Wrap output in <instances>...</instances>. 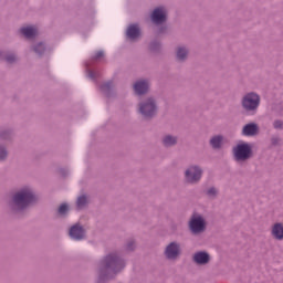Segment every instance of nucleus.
Segmentation results:
<instances>
[{
  "label": "nucleus",
  "mask_w": 283,
  "mask_h": 283,
  "mask_svg": "<svg viewBox=\"0 0 283 283\" xmlns=\"http://www.w3.org/2000/svg\"><path fill=\"white\" fill-rule=\"evenodd\" d=\"M36 200V197L34 193H32V190L30 188H24L13 197V202L19 209H25L28 205H32Z\"/></svg>",
  "instance_id": "1"
},
{
  "label": "nucleus",
  "mask_w": 283,
  "mask_h": 283,
  "mask_svg": "<svg viewBox=\"0 0 283 283\" xmlns=\"http://www.w3.org/2000/svg\"><path fill=\"white\" fill-rule=\"evenodd\" d=\"M69 206L66 203H62L60 207H59V213L60 216H64V213H67V210H69Z\"/></svg>",
  "instance_id": "21"
},
{
  "label": "nucleus",
  "mask_w": 283,
  "mask_h": 283,
  "mask_svg": "<svg viewBox=\"0 0 283 283\" xmlns=\"http://www.w3.org/2000/svg\"><path fill=\"white\" fill-rule=\"evenodd\" d=\"M187 54H189V52L187 51V49L185 48H178L177 50V59L179 61H185V59H187Z\"/></svg>",
  "instance_id": "18"
},
{
  "label": "nucleus",
  "mask_w": 283,
  "mask_h": 283,
  "mask_svg": "<svg viewBox=\"0 0 283 283\" xmlns=\"http://www.w3.org/2000/svg\"><path fill=\"white\" fill-rule=\"evenodd\" d=\"M15 56L14 55H8L7 57H6V61L8 62V63H12V62H14L15 61Z\"/></svg>",
  "instance_id": "27"
},
{
  "label": "nucleus",
  "mask_w": 283,
  "mask_h": 283,
  "mask_svg": "<svg viewBox=\"0 0 283 283\" xmlns=\"http://www.w3.org/2000/svg\"><path fill=\"white\" fill-rule=\"evenodd\" d=\"M202 178V169L198 166H192L186 170V180L188 182H198Z\"/></svg>",
  "instance_id": "5"
},
{
  "label": "nucleus",
  "mask_w": 283,
  "mask_h": 283,
  "mask_svg": "<svg viewBox=\"0 0 283 283\" xmlns=\"http://www.w3.org/2000/svg\"><path fill=\"white\" fill-rule=\"evenodd\" d=\"M45 50V44L40 43L34 48V52H36V54H43V51Z\"/></svg>",
  "instance_id": "22"
},
{
  "label": "nucleus",
  "mask_w": 283,
  "mask_h": 283,
  "mask_svg": "<svg viewBox=\"0 0 283 283\" xmlns=\"http://www.w3.org/2000/svg\"><path fill=\"white\" fill-rule=\"evenodd\" d=\"M190 229L192 233H200L205 229V219L200 216H193L190 220Z\"/></svg>",
  "instance_id": "7"
},
{
  "label": "nucleus",
  "mask_w": 283,
  "mask_h": 283,
  "mask_svg": "<svg viewBox=\"0 0 283 283\" xmlns=\"http://www.w3.org/2000/svg\"><path fill=\"white\" fill-rule=\"evenodd\" d=\"M282 127H283L282 120H275L274 122V128L275 129H282Z\"/></svg>",
  "instance_id": "26"
},
{
  "label": "nucleus",
  "mask_w": 283,
  "mask_h": 283,
  "mask_svg": "<svg viewBox=\"0 0 283 283\" xmlns=\"http://www.w3.org/2000/svg\"><path fill=\"white\" fill-rule=\"evenodd\" d=\"M70 237L73 240H83L85 238V230L80 224H75L70 229Z\"/></svg>",
  "instance_id": "10"
},
{
  "label": "nucleus",
  "mask_w": 283,
  "mask_h": 283,
  "mask_svg": "<svg viewBox=\"0 0 283 283\" xmlns=\"http://www.w3.org/2000/svg\"><path fill=\"white\" fill-rule=\"evenodd\" d=\"M153 23L159 24L167 21V10L164 7L156 8L151 14Z\"/></svg>",
  "instance_id": "6"
},
{
  "label": "nucleus",
  "mask_w": 283,
  "mask_h": 283,
  "mask_svg": "<svg viewBox=\"0 0 283 283\" xmlns=\"http://www.w3.org/2000/svg\"><path fill=\"white\" fill-rule=\"evenodd\" d=\"M76 205H77L78 209H83V207H85V205H87V197H85V196L78 197Z\"/></svg>",
  "instance_id": "20"
},
{
  "label": "nucleus",
  "mask_w": 283,
  "mask_h": 283,
  "mask_svg": "<svg viewBox=\"0 0 283 283\" xmlns=\"http://www.w3.org/2000/svg\"><path fill=\"white\" fill-rule=\"evenodd\" d=\"M242 105L248 112H253V109H258V107L260 106V95L255 93L247 94L243 97Z\"/></svg>",
  "instance_id": "2"
},
{
  "label": "nucleus",
  "mask_w": 283,
  "mask_h": 283,
  "mask_svg": "<svg viewBox=\"0 0 283 283\" xmlns=\"http://www.w3.org/2000/svg\"><path fill=\"white\" fill-rule=\"evenodd\" d=\"M223 140L224 138H222V136L212 137L210 140L211 147H213V149H220V145H222Z\"/></svg>",
  "instance_id": "17"
},
{
  "label": "nucleus",
  "mask_w": 283,
  "mask_h": 283,
  "mask_svg": "<svg viewBox=\"0 0 283 283\" xmlns=\"http://www.w3.org/2000/svg\"><path fill=\"white\" fill-rule=\"evenodd\" d=\"M243 136H255L258 134V125L256 124H247L242 130Z\"/></svg>",
  "instance_id": "14"
},
{
  "label": "nucleus",
  "mask_w": 283,
  "mask_h": 283,
  "mask_svg": "<svg viewBox=\"0 0 283 283\" xmlns=\"http://www.w3.org/2000/svg\"><path fill=\"white\" fill-rule=\"evenodd\" d=\"M177 255H180V245L172 242L166 248V256L168 260H176Z\"/></svg>",
  "instance_id": "9"
},
{
  "label": "nucleus",
  "mask_w": 283,
  "mask_h": 283,
  "mask_svg": "<svg viewBox=\"0 0 283 283\" xmlns=\"http://www.w3.org/2000/svg\"><path fill=\"white\" fill-rule=\"evenodd\" d=\"M20 32L23 34V36H25V39H34L38 33L35 27H23Z\"/></svg>",
  "instance_id": "13"
},
{
  "label": "nucleus",
  "mask_w": 283,
  "mask_h": 283,
  "mask_svg": "<svg viewBox=\"0 0 283 283\" xmlns=\"http://www.w3.org/2000/svg\"><path fill=\"white\" fill-rule=\"evenodd\" d=\"M216 193H218V190H216V188H210L207 192V195L210 197V198H213V196H216Z\"/></svg>",
  "instance_id": "24"
},
{
  "label": "nucleus",
  "mask_w": 283,
  "mask_h": 283,
  "mask_svg": "<svg viewBox=\"0 0 283 283\" xmlns=\"http://www.w3.org/2000/svg\"><path fill=\"white\" fill-rule=\"evenodd\" d=\"M235 160H247L251 158V146L249 144H240L233 149Z\"/></svg>",
  "instance_id": "3"
},
{
  "label": "nucleus",
  "mask_w": 283,
  "mask_h": 283,
  "mask_svg": "<svg viewBox=\"0 0 283 283\" xmlns=\"http://www.w3.org/2000/svg\"><path fill=\"white\" fill-rule=\"evenodd\" d=\"M105 264L107 269H114V271H116L118 266L123 269V261H120V259H118V256H116L115 254L106 256Z\"/></svg>",
  "instance_id": "8"
},
{
  "label": "nucleus",
  "mask_w": 283,
  "mask_h": 283,
  "mask_svg": "<svg viewBox=\"0 0 283 283\" xmlns=\"http://www.w3.org/2000/svg\"><path fill=\"white\" fill-rule=\"evenodd\" d=\"M127 38L134 41L140 36V28L137 24H130L126 31Z\"/></svg>",
  "instance_id": "11"
},
{
  "label": "nucleus",
  "mask_w": 283,
  "mask_h": 283,
  "mask_svg": "<svg viewBox=\"0 0 283 283\" xmlns=\"http://www.w3.org/2000/svg\"><path fill=\"white\" fill-rule=\"evenodd\" d=\"M163 143H164L165 147H171L172 145H176L177 139H176V137L168 135L163 139Z\"/></svg>",
  "instance_id": "19"
},
{
  "label": "nucleus",
  "mask_w": 283,
  "mask_h": 283,
  "mask_svg": "<svg viewBox=\"0 0 283 283\" xmlns=\"http://www.w3.org/2000/svg\"><path fill=\"white\" fill-rule=\"evenodd\" d=\"M193 260L197 264H207L209 262V254L206 252H197L193 255Z\"/></svg>",
  "instance_id": "16"
},
{
  "label": "nucleus",
  "mask_w": 283,
  "mask_h": 283,
  "mask_svg": "<svg viewBox=\"0 0 283 283\" xmlns=\"http://www.w3.org/2000/svg\"><path fill=\"white\" fill-rule=\"evenodd\" d=\"M104 87H109V84H106Z\"/></svg>",
  "instance_id": "28"
},
{
  "label": "nucleus",
  "mask_w": 283,
  "mask_h": 283,
  "mask_svg": "<svg viewBox=\"0 0 283 283\" xmlns=\"http://www.w3.org/2000/svg\"><path fill=\"white\" fill-rule=\"evenodd\" d=\"M105 56V53L103 51H97L95 53V60L98 61V59H103Z\"/></svg>",
  "instance_id": "25"
},
{
  "label": "nucleus",
  "mask_w": 283,
  "mask_h": 283,
  "mask_svg": "<svg viewBox=\"0 0 283 283\" xmlns=\"http://www.w3.org/2000/svg\"><path fill=\"white\" fill-rule=\"evenodd\" d=\"M7 156H8V151H6V148H0V160H4Z\"/></svg>",
  "instance_id": "23"
},
{
  "label": "nucleus",
  "mask_w": 283,
  "mask_h": 283,
  "mask_svg": "<svg viewBox=\"0 0 283 283\" xmlns=\"http://www.w3.org/2000/svg\"><path fill=\"white\" fill-rule=\"evenodd\" d=\"M139 112L145 118H151L156 114V103L149 98L146 103L140 104Z\"/></svg>",
  "instance_id": "4"
},
{
  "label": "nucleus",
  "mask_w": 283,
  "mask_h": 283,
  "mask_svg": "<svg viewBox=\"0 0 283 283\" xmlns=\"http://www.w3.org/2000/svg\"><path fill=\"white\" fill-rule=\"evenodd\" d=\"M272 235L275 238V240H283V224L282 223H275L272 227Z\"/></svg>",
  "instance_id": "15"
},
{
  "label": "nucleus",
  "mask_w": 283,
  "mask_h": 283,
  "mask_svg": "<svg viewBox=\"0 0 283 283\" xmlns=\"http://www.w3.org/2000/svg\"><path fill=\"white\" fill-rule=\"evenodd\" d=\"M147 90H149V83L147 81H138L134 85V91L139 96L146 94Z\"/></svg>",
  "instance_id": "12"
}]
</instances>
